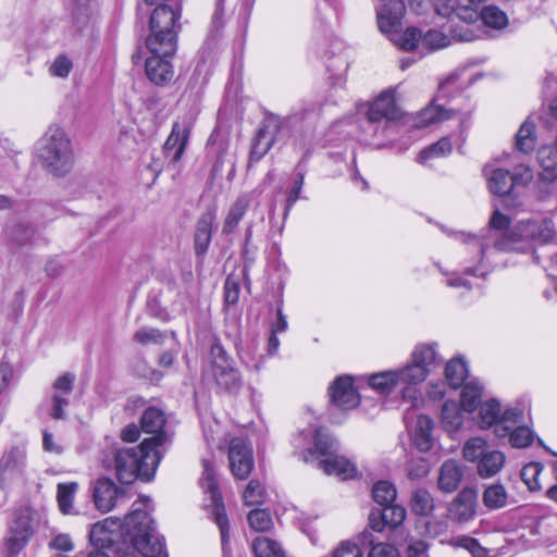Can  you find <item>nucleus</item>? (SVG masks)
<instances>
[{
  "instance_id": "nucleus-1",
  "label": "nucleus",
  "mask_w": 557,
  "mask_h": 557,
  "mask_svg": "<svg viewBox=\"0 0 557 557\" xmlns=\"http://www.w3.org/2000/svg\"><path fill=\"white\" fill-rule=\"evenodd\" d=\"M166 442V436L146 438L137 447L111 448L104 455L102 465L107 470H114L122 484H131L136 479L149 481L161 460L159 447Z\"/></svg>"
},
{
  "instance_id": "nucleus-2",
  "label": "nucleus",
  "mask_w": 557,
  "mask_h": 557,
  "mask_svg": "<svg viewBox=\"0 0 557 557\" xmlns=\"http://www.w3.org/2000/svg\"><path fill=\"white\" fill-rule=\"evenodd\" d=\"M435 362V347L428 344L418 345L413 349L408 364L400 369L372 374L369 377V385L381 394L388 395L397 385H417L422 383L428 377Z\"/></svg>"
},
{
  "instance_id": "nucleus-3",
  "label": "nucleus",
  "mask_w": 557,
  "mask_h": 557,
  "mask_svg": "<svg viewBox=\"0 0 557 557\" xmlns=\"http://www.w3.org/2000/svg\"><path fill=\"white\" fill-rule=\"evenodd\" d=\"M151 499L148 496H140L134 503V509L125 517L124 525L132 539L134 548L145 557H168L164 549L163 539L157 533L153 520L148 511V504Z\"/></svg>"
},
{
  "instance_id": "nucleus-4",
  "label": "nucleus",
  "mask_w": 557,
  "mask_h": 557,
  "mask_svg": "<svg viewBox=\"0 0 557 557\" xmlns=\"http://www.w3.org/2000/svg\"><path fill=\"white\" fill-rule=\"evenodd\" d=\"M555 236V224L549 218L522 220L511 226L503 238H494L498 251H527L535 245L548 244Z\"/></svg>"
},
{
  "instance_id": "nucleus-5",
  "label": "nucleus",
  "mask_w": 557,
  "mask_h": 557,
  "mask_svg": "<svg viewBox=\"0 0 557 557\" xmlns=\"http://www.w3.org/2000/svg\"><path fill=\"white\" fill-rule=\"evenodd\" d=\"M38 156L44 168L55 176L67 174L74 163L71 141L60 127H50L41 139Z\"/></svg>"
},
{
  "instance_id": "nucleus-6",
  "label": "nucleus",
  "mask_w": 557,
  "mask_h": 557,
  "mask_svg": "<svg viewBox=\"0 0 557 557\" xmlns=\"http://www.w3.org/2000/svg\"><path fill=\"white\" fill-rule=\"evenodd\" d=\"M181 11L163 4L157 7L150 16V35L146 44L150 51L174 54L176 51V35L180 25L177 21Z\"/></svg>"
},
{
  "instance_id": "nucleus-7",
  "label": "nucleus",
  "mask_w": 557,
  "mask_h": 557,
  "mask_svg": "<svg viewBox=\"0 0 557 557\" xmlns=\"http://www.w3.org/2000/svg\"><path fill=\"white\" fill-rule=\"evenodd\" d=\"M210 363L214 382L222 392L235 395L242 389L240 371L219 341L211 345Z\"/></svg>"
},
{
  "instance_id": "nucleus-8",
  "label": "nucleus",
  "mask_w": 557,
  "mask_h": 557,
  "mask_svg": "<svg viewBox=\"0 0 557 557\" xmlns=\"http://www.w3.org/2000/svg\"><path fill=\"white\" fill-rule=\"evenodd\" d=\"M201 463L203 470L200 479V485L205 493L210 495L213 519L220 529L222 549L225 552L228 547L230 524L223 505L222 494L219 490L215 471L211 461L202 459Z\"/></svg>"
},
{
  "instance_id": "nucleus-9",
  "label": "nucleus",
  "mask_w": 557,
  "mask_h": 557,
  "mask_svg": "<svg viewBox=\"0 0 557 557\" xmlns=\"http://www.w3.org/2000/svg\"><path fill=\"white\" fill-rule=\"evenodd\" d=\"M522 421V410L511 408L502 412L500 404L495 399L487 400L480 407V428H493L494 434L498 438H506L513 425Z\"/></svg>"
},
{
  "instance_id": "nucleus-10",
  "label": "nucleus",
  "mask_w": 557,
  "mask_h": 557,
  "mask_svg": "<svg viewBox=\"0 0 557 557\" xmlns=\"http://www.w3.org/2000/svg\"><path fill=\"white\" fill-rule=\"evenodd\" d=\"M282 125L283 119L281 116L272 113L264 116L252 138L248 168L259 162L270 151L276 141Z\"/></svg>"
},
{
  "instance_id": "nucleus-11",
  "label": "nucleus",
  "mask_w": 557,
  "mask_h": 557,
  "mask_svg": "<svg viewBox=\"0 0 557 557\" xmlns=\"http://www.w3.org/2000/svg\"><path fill=\"white\" fill-rule=\"evenodd\" d=\"M488 190L497 196H508L515 186L527 185L532 180V172L529 168H518L515 173L508 170L484 168Z\"/></svg>"
},
{
  "instance_id": "nucleus-12",
  "label": "nucleus",
  "mask_w": 557,
  "mask_h": 557,
  "mask_svg": "<svg viewBox=\"0 0 557 557\" xmlns=\"http://www.w3.org/2000/svg\"><path fill=\"white\" fill-rule=\"evenodd\" d=\"M33 510L29 507H21L14 512V518L9 528V537L5 541L8 557L17 555L28 543L34 530L32 527Z\"/></svg>"
},
{
  "instance_id": "nucleus-13",
  "label": "nucleus",
  "mask_w": 557,
  "mask_h": 557,
  "mask_svg": "<svg viewBox=\"0 0 557 557\" xmlns=\"http://www.w3.org/2000/svg\"><path fill=\"white\" fill-rule=\"evenodd\" d=\"M488 224L491 230L480 236H468L466 239V243L478 251L480 260L490 247H494V238H503L511 230L509 216L498 209L494 210Z\"/></svg>"
},
{
  "instance_id": "nucleus-14",
  "label": "nucleus",
  "mask_w": 557,
  "mask_h": 557,
  "mask_svg": "<svg viewBox=\"0 0 557 557\" xmlns=\"http://www.w3.org/2000/svg\"><path fill=\"white\" fill-rule=\"evenodd\" d=\"M193 125L194 117L191 115L183 116L180 121L173 123L172 131L163 146L165 158L170 162L177 163L182 159Z\"/></svg>"
},
{
  "instance_id": "nucleus-15",
  "label": "nucleus",
  "mask_w": 557,
  "mask_h": 557,
  "mask_svg": "<svg viewBox=\"0 0 557 557\" xmlns=\"http://www.w3.org/2000/svg\"><path fill=\"white\" fill-rule=\"evenodd\" d=\"M228 462L235 479L245 480L253 469L252 448L243 437H234L228 445Z\"/></svg>"
},
{
  "instance_id": "nucleus-16",
  "label": "nucleus",
  "mask_w": 557,
  "mask_h": 557,
  "mask_svg": "<svg viewBox=\"0 0 557 557\" xmlns=\"http://www.w3.org/2000/svg\"><path fill=\"white\" fill-rule=\"evenodd\" d=\"M75 375L66 372L59 376L52 384L50 417L55 420L66 419L65 408L70 404V395L73 392Z\"/></svg>"
},
{
  "instance_id": "nucleus-17",
  "label": "nucleus",
  "mask_w": 557,
  "mask_h": 557,
  "mask_svg": "<svg viewBox=\"0 0 557 557\" xmlns=\"http://www.w3.org/2000/svg\"><path fill=\"white\" fill-rule=\"evenodd\" d=\"M405 11L406 8L403 0H381L376 12L379 29L391 36L398 33Z\"/></svg>"
},
{
  "instance_id": "nucleus-18",
  "label": "nucleus",
  "mask_w": 557,
  "mask_h": 557,
  "mask_svg": "<svg viewBox=\"0 0 557 557\" xmlns=\"http://www.w3.org/2000/svg\"><path fill=\"white\" fill-rule=\"evenodd\" d=\"M331 405L339 410H350L358 406L360 397L348 375L337 377L330 386Z\"/></svg>"
},
{
  "instance_id": "nucleus-19",
  "label": "nucleus",
  "mask_w": 557,
  "mask_h": 557,
  "mask_svg": "<svg viewBox=\"0 0 557 557\" xmlns=\"http://www.w3.org/2000/svg\"><path fill=\"white\" fill-rule=\"evenodd\" d=\"M121 529L122 524L119 521L107 518L92 525L89 540L97 549L110 548L119 542L122 535Z\"/></svg>"
},
{
  "instance_id": "nucleus-20",
  "label": "nucleus",
  "mask_w": 557,
  "mask_h": 557,
  "mask_svg": "<svg viewBox=\"0 0 557 557\" xmlns=\"http://www.w3.org/2000/svg\"><path fill=\"white\" fill-rule=\"evenodd\" d=\"M400 115L399 109L395 102V97L392 91H383L370 106L367 111V116L370 123H377L385 121V126L391 121L398 119Z\"/></svg>"
},
{
  "instance_id": "nucleus-21",
  "label": "nucleus",
  "mask_w": 557,
  "mask_h": 557,
  "mask_svg": "<svg viewBox=\"0 0 557 557\" xmlns=\"http://www.w3.org/2000/svg\"><path fill=\"white\" fill-rule=\"evenodd\" d=\"M478 493L474 488L461 490L450 505V515L459 522L472 520L476 515Z\"/></svg>"
},
{
  "instance_id": "nucleus-22",
  "label": "nucleus",
  "mask_w": 557,
  "mask_h": 557,
  "mask_svg": "<svg viewBox=\"0 0 557 557\" xmlns=\"http://www.w3.org/2000/svg\"><path fill=\"white\" fill-rule=\"evenodd\" d=\"M152 55L146 60V74L156 85L169 83L173 75V66L169 58L173 54L150 51Z\"/></svg>"
},
{
  "instance_id": "nucleus-23",
  "label": "nucleus",
  "mask_w": 557,
  "mask_h": 557,
  "mask_svg": "<svg viewBox=\"0 0 557 557\" xmlns=\"http://www.w3.org/2000/svg\"><path fill=\"white\" fill-rule=\"evenodd\" d=\"M120 494L119 487L109 478H101L96 481L92 488L95 506L102 512H109L116 504Z\"/></svg>"
},
{
  "instance_id": "nucleus-24",
  "label": "nucleus",
  "mask_w": 557,
  "mask_h": 557,
  "mask_svg": "<svg viewBox=\"0 0 557 557\" xmlns=\"http://www.w3.org/2000/svg\"><path fill=\"white\" fill-rule=\"evenodd\" d=\"M216 219L215 210H207L203 212L196 223L194 244L197 256L207 252L212 237V226Z\"/></svg>"
},
{
  "instance_id": "nucleus-25",
  "label": "nucleus",
  "mask_w": 557,
  "mask_h": 557,
  "mask_svg": "<svg viewBox=\"0 0 557 557\" xmlns=\"http://www.w3.org/2000/svg\"><path fill=\"white\" fill-rule=\"evenodd\" d=\"M251 205V195L243 194L238 196L235 201L230 206L226 216L223 221L222 225V234L231 235L233 234L246 212L248 211Z\"/></svg>"
},
{
  "instance_id": "nucleus-26",
  "label": "nucleus",
  "mask_w": 557,
  "mask_h": 557,
  "mask_svg": "<svg viewBox=\"0 0 557 557\" xmlns=\"http://www.w3.org/2000/svg\"><path fill=\"white\" fill-rule=\"evenodd\" d=\"M317 467L329 475H337L343 480L351 479L356 474V467L343 456L332 454L330 457L317 462Z\"/></svg>"
},
{
  "instance_id": "nucleus-27",
  "label": "nucleus",
  "mask_w": 557,
  "mask_h": 557,
  "mask_svg": "<svg viewBox=\"0 0 557 557\" xmlns=\"http://www.w3.org/2000/svg\"><path fill=\"white\" fill-rule=\"evenodd\" d=\"M313 445V449L308 448L301 454L304 461H311L314 453H319L321 456H325L327 458L338 449L337 441L333 438L323 428H318L314 431Z\"/></svg>"
},
{
  "instance_id": "nucleus-28",
  "label": "nucleus",
  "mask_w": 557,
  "mask_h": 557,
  "mask_svg": "<svg viewBox=\"0 0 557 557\" xmlns=\"http://www.w3.org/2000/svg\"><path fill=\"white\" fill-rule=\"evenodd\" d=\"M462 478V467L454 459L446 460L441 467L438 487L445 493H453L459 487Z\"/></svg>"
},
{
  "instance_id": "nucleus-29",
  "label": "nucleus",
  "mask_w": 557,
  "mask_h": 557,
  "mask_svg": "<svg viewBox=\"0 0 557 557\" xmlns=\"http://www.w3.org/2000/svg\"><path fill=\"white\" fill-rule=\"evenodd\" d=\"M433 429L434 422L430 417L421 414L417 418L412 441L420 451L426 453L432 449L434 444Z\"/></svg>"
},
{
  "instance_id": "nucleus-30",
  "label": "nucleus",
  "mask_w": 557,
  "mask_h": 557,
  "mask_svg": "<svg viewBox=\"0 0 557 557\" xmlns=\"http://www.w3.org/2000/svg\"><path fill=\"white\" fill-rule=\"evenodd\" d=\"M165 422V414L162 410L156 407H149L144 411L141 416L140 425L145 433L152 434L151 437L161 435L166 436V444L170 442V435L163 430Z\"/></svg>"
},
{
  "instance_id": "nucleus-31",
  "label": "nucleus",
  "mask_w": 557,
  "mask_h": 557,
  "mask_svg": "<svg viewBox=\"0 0 557 557\" xmlns=\"http://www.w3.org/2000/svg\"><path fill=\"white\" fill-rule=\"evenodd\" d=\"M442 428L449 434L458 432L463 424V413L456 401H446L441 411Z\"/></svg>"
},
{
  "instance_id": "nucleus-32",
  "label": "nucleus",
  "mask_w": 557,
  "mask_h": 557,
  "mask_svg": "<svg viewBox=\"0 0 557 557\" xmlns=\"http://www.w3.org/2000/svg\"><path fill=\"white\" fill-rule=\"evenodd\" d=\"M509 494L500 483L486 485L482 493V503L488 510H498L508 505Z\"/></svg>"
},
{
  "instance_id": "nucleus-33",
  "label": "nucleus",
  "mask_w": 557,
  "mask_h": 557,
  "mask_svg": "<svg viewBox=\"0 0 557 557\" xmlns=\"http://www.w3.org/2000/svg\"><path fill=\"white\" fill-rule=\"evenodd\" d=\"M505 463V455L498 450L487 451L478 461V473L481 478H492L497 474Z\"/></svg>"
},
{
  "instance_id": "nucleus-34",
  "label": "nucleus",
  "mask_w": 557,
  "mask_h": 557,
  "mask_svg": "<svg viewBox=\"0 0 557 557\" xmlns=\"http://www.w3.org/2000/svg\"><path fill=\"white\" fill-rule=\"evenodd\" d=\"M25 466V454L17 447L3 453L0 459V487L4 481V474L21 470Z\"/></svg>"
},
{
  "instance_id": "nucleus-35",
  "label": "nucleus",
  "mask_w": 557,
  "mask_h": 557,
  "mask_svg": "<svg viewBox=\"0 0 557 557\" xmlns=\"http://www.w3.org/2000/svg\"><path fill=\"white\" fill-rule=\"evenodd\" d=\"M535 145V124L530 120H525L516 134L515 147L522 153H529L534 150Z\"/></svg>"
},
{
  "instance_id": "nucleus-36",
  "label": "nucleus",
  "mask_w": 557,
  "mask_h": 557,
  "mask_svg": "<svg viewBox=\"0 0 557 557\" xmlns=\"http://www.w3.org/2000/svg\"><path fill=\"white\" fill-rule=\"evenodd\" d=\"M307 153L302 157L299 163L296 165V177L293 182V186L287 195L285 209H284V218H286L297 202L298 199L301 198V189L305 182L306 168L305 162L307 160Z\"/></svg>"
},
{
  "instance_id": "nucleus-37",
  "label": "nucleus",
  "mask_w": 557,
  "mask_h": 557,
  "mask_svg": "<svg viewBox=\"0 0 557 557\" xmlns=\"http://www.w3.org/2000/svg\"><path fill=\"white\" fill-rule=\"evenodd\" d=\"M536 159L543 169L545 180L553 181L557 177V150L552 146H543L537 150Z\"/></svg>"
},
{
  "instance_id": "nucleus-38",
  "label": "nucleus",
  "mask_w": 557,
  "mask_h": 557,
  "mask_svg": "<svg viewBox=\"0 0 557 557\" xmlns=\"http://www.w3.org/2000/svg\"><path fill=\"white\" fill-rule=\"evenodd\" d=\"M468 376V368L466 362L460 358L451 359L445 368V379L447 384L457 389L461 387Z\"/></svg>"
},
{
  "instance_id": "nucleus-39",
  "label": "nucleus",
  "mask_w": 557,
  "mask_h": 557,
  "mask_svg": "<svg viewBox=\"0 0 557 557\" xmlns=\"http://www.w3.org/2000/svg\"><path fill=\"white\" fill-rule=\"evenodd\" d=\"M252 550L256 557H285L282 546L267 536H258L252 541Z\"/></svg>"
},
{
  "instance_id": "nucleus-40",
  "label": "nucleus",
  "mask_w": 557,
  "mask_h": 557,
  "mask_svg": "<svg viewBox=\"0 0 557 557\" xmlns=\"http://www.w3.org/2000/svg\"><path fill=\"white\" fill-rule=\"evenodd\" d=\"M207 148L216 153V161L213 165V172L218 173L221 171L223 165V157L228 149V140L221 135L218 129H214L208 138Z\"/></svg>"
},
{
  "instance_id": "nucleus-41",
  "label": "nucleus",
  "mask_w": 557,
  "mask_h": 557,
  "mask_svg": "<svg viewBox=\"0 0 557 557\" xmlns=\"http://www.w3.org/2000/svg\"><path fill=\"white\" fill-rule=\"evenodd\" d=\"M480 18L486 27L504 29L508 25V16L496 5H486L480 12Z\"/></svg>"
},
{
  "instance_id": "nucleus-42",
  "label": "nucleus",
  "mask_w": 557,
  "mask_h": 557,
  "mask_svg": "<svg viewBox=\"0 0 557 557\" xmlns=\"http://www.w3.org/2000/svg\"><path fill=\"white\" fill-rule=\"evenodd\" d=\"M482 398V386L476 382H468L462 385L461 406L462 410L473 412L476 410Z\"/></svg>"
},
{
  "instance_id": "nucleus-43",
  "label": "nucleus",
  "mask_w": 557,
  "mask_h": 557,
  "mask_svg": "<svg viewBox=\"0 0 557 557\" xmlns=\"http://www.w3.org/2000/svg\"><path fill=\"white\" fill-rule=\"evenodd\" d=\"M411 510L418 516H429L434 509V500L429 491L417 488L412 492Z\"/></svg>"
},
{
  "instance_id": "nucleus-44",
  "label": "nucleus",
  "mask_w": 557,
  "mask_h": 557,
  "mask_svg": "<svg viewBox=\"0 0 557 557\" xmlns=\"http://www.w3.org/2000/svg\"><path fill=\"white\" fill-rule=\"evenodd\" d=\"M360 542L363 545H371L369 557H399L395 546L386 543L374 544L373 535L370 531L366 530L360 534Z\"/></svg>"
},
{
  "instance_id": "nucleus-45",
  "label": "nucleus",
  "mask_w": 557,
  "mask_h": 557,
  "mask_svg": "<svg viewBox=\"0 0 557 557\" xmlns=\"http://www.w3.org/2000/svg\"><path fill=\"white\" fill-rule=\"evenodd\" d=\"M451 115L453 111L445 110L441 106H430L420 113L416 126L426 127L431 124L448 120Z\"/></svg>"
},
{
  "instance_id": "nucleus-46",
  "label": "nucleus",
  "mask_w": 557,
  "mask_h": 557,
  "mask_svg": "<svg viewBox=\"0 0 557 557\" xmlns=\"http://www.w3.org/2000/svg\"><path fill=\"white\" fill-rule=\"evenodd\" d=\"M78 488L76 482L59 483L57 486V499L60 510L67 515L72 512L74 495Z\"/></svg>"
},
{
  "instance_id": "nucleus-47",
  "label": "nucleus",
  "mask_w": 557,
  "mask_h": 557,
  "mask_svg": "<svg viewBox=\"0 0 557 557\" xmlns=\"http://www.w3.org/2000/svg\"><path fill=\"white\" fill-rule=\"evenodd\" d=\"M396 496V487L388 481H379L372 487L373 500L381 506L391 505L395 502Z\"/></svg>"
},
{
  "instance_id": "nucleus-48",
  "label": "nucleus",
  "mask_w": 557,
  "mask_h": 557,
  "mask_svg": "<svg viewBox=\"0 0 557 557\" xmlns=\"http://www.w3.org/2000/svg\"><path fill=\"white\" fill-rule=\"evenodd\" d=\"M451 144L447 137L441 138L435 144L420 151L417 161L419 163H425L432 158L445 157L451 152Z\"/></svg>"
},
{
  "instance_id": "nucleus-49",
  "label": "nucleus",
  "mask_w": 557,
  "mask_h": 557,
  "mask_svg": "<svg viewBox=\"0 0 557 557\" xmlns=\"http://www.w3.org/2000/svg\"><path fill=\"white\" fill-rule=\"evenodd\" d=\"M487 442L482 437H472L463 446V457L470 462H478L488 450Z\"/></svg>"
},
{
  "instance_id": "nucleus-50",
  "label": "nucleus",
  "mask_w": 557,
  "mask_h": 557,
  "mask_svg": "<svg viewBox=\"0 0 557 557\" xmlns=\"http://www.w3.org/2000/svg\"><path fill=\"white\" fill-rule=\"evenodd\" d=\"M248 523L257 532H268L273 528L271 515L265 509H252L248 513Z\"/></svg>"
},
{
  "instance_id": "nucleus-51",
  "label": "nucleus",
  "mask_w": 557,
  "mask_h": 557,
  "mask_svg": "<svg viewBox=\"0 0 557 557\" xmlns=\"http://www.w3.org/2000/svg\"><path fill=\"white\" fill-rule=\"evenodd\" d=\"M243 499L247 506L261 505L265 502V491L258 480L249 481L243 493Z\"/></svg>"
},
{
  "instance_id": "nucleus-52",
  "label": "nucleus",
  "mask_w": 557,
  "mask_h": 557,
  "mask_svg": "<svg viewBox=\"0 0 557 557\" xmlns=\"http://www.w3.org/2000/svg\"><path fill=\"white\" fill-rule=\"evenodd\" d=\"M519 424L520 423L515 424L506 437H508L512 447L522 448L529 446L532 443L533 435L530 429Z\"/></svg>"
},
{
  "instance_id": "nucleus-53",
  "label": "nucleus",
  "mask_w": 557,
  "mask_h": 557,
  "mask_svg": "<svg viewBox=\"0 0 557 557\" xmlns=\"http://www.w3.org/2000/svg\"><path fill=\"white\" fill-rule=\"evenodd\" d=\"M542 470L543 466L540 462H530L522 468L521 479L530 491L540 490L541 486L539 484L537 478Z\"/></svg>"
},
{
  "instance_id": "nucleus-54",
  "label": "nucleus",
  "mask_w": 557,
  "mask_h": 557,
  "mask_svg": "<svg viewBox=\"0 0 557 557\" xmlns=\"http://www.w3.org/2000/svg\"><path fill=\"white\" fill-rule=\"evenodd\" d=\"M382 507L383 520L386 525L396 528L404 522L406 518V510L403 506L392 503L391 505Z\"/></svg>"
},
{
  "instance_id": "nucleus-55",
  "label": "nucleus",
  "mask_w": 557,
  "mask_h": 557,
  "mask_svg": "<svg viewBox=\"0 0 557 557\" xmlns=\"http://www.w3.org/2000/svg\"><path fill=\"white\" fill-rule=\"evenodd\" d=\"M395 35L398 36V39L394 40L403 50L406 51L413 50L418 46L419 41H422V35L420 30L414 27L407 28L401 35H398V33Z\"/></svg>"
},
{
  "instance_id": "nucleus-56",
  "label": "nucleus",
  "mask_w": 557,
  "mask_h": 557,
  "mask_svg": "<svg viewBox=\"0 0 557 557\" xmlns=\"http://www.w3.org/2000/svg\"><path fill=\"white\" fill-rule=\"evenodd\" d=\"M164 337L165 336L161 331L152 327L139 329L134 334V341L141 345L161 344Z\"/></svg>"
},
{
  "instance_id": "nucleus-57",
  "label": "nucleus",
  "mask_w": 557,
  "mask_h": 557,
  "mask_svg": "<svg viewBox=\"0 0 557 557\" xmlns=\"http://www.w3.org/2000/svg\"><path fill=\"white\" fill-rule=\"evenodd\" d=\"M448 44V37L436 29H430L422 36V45L431 50L444 48Z\"/></svg>"
},
{
  "instance_id": "nucleus-58",
  "label": "nucleus",
  "mask_w": 557,
  "mask_h": 557,
  "mask_svg": "<svg viewBox=\"0 0 557 557\" xmlns=\"http://www.w3.org/2000/svg\"><path fill=\"white\" fill-rule=\"evenodd\" d=\"M73 67L72 61L66 55H58L50 65L49 72L52 76L66 77Z\"/></svg>"
},
{
  "instance_id": "nucleus-59",
  "label": "nucleus",
  "mask_w": 557,
  "mask_h": 557,
  "mask_svg": "<svg viewBox=\"0 0 557 557\" xmlns=\"http://www.w3.org/2000/svg\"><path fill=\"white\" fill-rule=\"evenodd\" d=\"M453 545L461 547L470 552L474 557H480L483 554V547L479 541L470 536H458L453 540Z\"/></svg>"
},
{
  "instance_id": "nucleus-60",
  "label": "nucleus",
  "mask_w": 557,
  "mask_h": 557,
  "mask_svg": "<svg viewBox=\"0 0 557 557\" xmlns=\"http://www.w3.org/2000/svg\"><path fill=\"white\" fill-rule=\"evenodd\" d=\"M332 557H363V554L358 545L345 541L333 550Z\"/></svg>"
},
{
  "instance_id": "nucleus-61",
  "label": "nucleus",
  "mask_w": 557,
  "mask_h": 557,
  "mask_svg": "<svg viewBox=\"0 0 557 557\" xmlns=\"http://www.w3.org/2000/svg\"><path fill=\"white\" fill-rule=\"evenodd\" d=\"M459 0H435V11L441 16L455 15L459 8Z\"/></svg>"
},
{
  "instance_id": "nucleus-62",
  "label": "nucleus",
  "mask_w": 557,
  "mask_h": 557,
  "mask_svg": "<svg viewBox=\"0 0 557 557\" xmlns=\"http://www.w3.org/2000/svg\"><path fill=\"white\" fill-rule=\"evenodd\" d=\"M73 16L78 24L85 23L89 17V0H73Z\"/></svg>"
},
{
  "instance_id": "nucleus-63",
  "label": "nucleus",
  "mask_w": 557,
  "mask_h": 557,
  "mask_svg": "<svg viewBox=\"0 0 557 557\" xmlns=\"http://www.w3.org/2000/svg\"><path fill=\"white\" fill-rule=\"evenodd\" d=\"M224 296L227 304L234 305L239 298V285L236 281L226 278L224 284Z\"/></svg>"
},
{
  "instance_id": "nucleus-64",
  "label": "nucleus",
  "mask_w": 557,
  "mask_h": 557,
  "mask_svg": "<svg viewBox=\"0 0 557 557\" xmlns=\"http://www.w3.org/2000/svg\"><path fill=\"white\" fill-rule=\"evenodd\" d=\"M455 16L466 23H473L480 17V13L472 7L459 5Z\"/></svg>"
}]
</instances>
